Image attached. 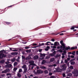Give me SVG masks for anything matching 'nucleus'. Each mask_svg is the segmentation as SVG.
Here are the masks:
<instances>
[{
	"label": "nucleus",
	"mask_w": 78,
	"mask_h": 78,
	"mask_svg": "<svg viewBox=\"0 0 78 78\" xmlns=\"http://www.w3.org/2000/svg\"><path fill=\"white\" fill-rule=\"evenodd\" d=\"M15 61H16V58H13V59H12L11 60V62H15Z\"/></svg>",
	"instance_id": "nucleus-21"
},
{
	"label": "nucleus",
	"mask_w": 78,
	"mask_h": 78,
	"mask_svg": "<svg viewBox=\"0 0 78 78\" xmlns=\"http://www.w3.org/2000/svg\"><path fill=\"white\" fill-rule=\"evenodd\" d=\"M74 60H75V59L73 58V59H71L70 60V62H71L70 64L71 65H74V64H75V62H74V61H74Z\"/></svg>",
	"instance_id": "nucleus-7"
},
{
	"label": "nucleus",
	"mask_w": 78,
	"mask_h": 78,
	"mask_svg": "<svg viewBox=\"0 0 78 78\" xmlns=\"http://www.w3.org/2000/svg\"><path fill=\"white\" fill-rule=\"evenodd\" d=\"M72 73L73 74H76V73L78 74V70L76 69H75L74 70V71L72 72Z\"/></svg>",
	"instance_id": "nucleus-8"
},
{
	"label": "nucleus",
	"mask_w": 78,
	"mask_h": 78,
	"mask_svg": "<svg viewBox=\"0 0 78 78\" xmlns=\"http://www.w3.org/2000/svg\"><path fill=\"white\" fill-rule=\"evenodd\" d=\"M9 63H10L9 62L7 61L5 62V64H9Z\"/></svg>",
	"instance_id": "nucleus-43"
},
{
	"label": "nucleus",
	"mask_w": 78,
	"mask_h": 78,
	"mask_svg": "<svg viewBox=\"0 0 78 78\" xmlns=\"http://www.w3.org/2000/svg\"><path fill=\"white\" fill-rule=\"evenodd\" d=\"M12 49H14V50H16V49H17V48H9V50H11V51H12L13 50Z\"/></svg>",
	"instance_id": "nucleus-27"
},
{
	"label": "nucleus",
	"mask_w": 78,
	"mask_h": 78,
	"mask_svg": "<svg viewBox=\"0 0 78 78\" xmlns=\"http://www.w3.org/2000/svg\"><path fill=\"white\" fill-rule=\"evenodd\" d=\"M63 64H64V63H65V62H63V60H62L61 61V62L60 63L61 64H62V63Z\"/></svg>",
	"instance_id": "nucleus-50"
},
{
	"label": "nucleus",
	"mask_w": 78,
	"mask_h": 78,
	"mask_svg": "<svg viewBox=\"0 0 78 78\" xmlns=\"http://www.w3.org/2000/svg\"><path fill=\"white\" fill-rule=\"evenodd\" d=\"M34 59L36 60L39 58V56L38 55H35L34 57Z\"/></svg>",
	"instance_id": "nucleus-13"
},
{
	"label": "nucleus",
	"mask_w": 78,
	"mask_h": 78,
	"mask_svg": "<svg viewBox=\"0 0 78 78\" xmlns=\"http://www.w3.org/2000/svg\"><path fill=\"white\" fill-rule=\"evenodd\" d=\"M50 58V55H47L46 56V59H49V58Z\"/></svg>",
	"instance_id": "nucleus-28"
},
{
	"label": "nucleus",
	"mask_w": 78,
	"mask_h": 78,
	"mask_svg": "<svg viewBox=\"0 0 78 78\" xmlns=\"http://www.w3.org/2000/svg\"><path fill=\"white\" fill-rule=\"evenodd\" d=\"M32 45H37V44H36V43H35V44L33 43V44H32Z\"/></svg>",
	"instance_id": "nucleus-56"
},
{
	"label": "nucleus",
	"mask_w": 78,
	"mask_h": 78,
	"mask_svg": "<svg viewBox=\"0 0 78 78\" xmlns=\"http://www.w3.org/2000/svg\"><path fill=\"white\" fill-rule=\"evenodd\" d=\"M34 62L33 60H31L29 62V64H33L34 63Z\"/></svg>",
	"instance_id": "nucleus-20"
},
{
	"label": "nucleus",
	"mask_w": 78,
	"mask_h": 78,
	"mask_svg": "<svg viewBox=\"0 0 78 78\" xmlns=\"http://www.w3.org/2000/svg\"><path fill=\"white\" fill-rule=\"evenodd\" d=\"M5 76V74H3L1 75V76L2 77H4Z\"/></svg>",
	"instance_id": "nucleus-53"
},
{
	"label": "nucleus",
	"mask_w": 78,
	"mask_h": 78,
	"mask_svg": "<svg viewBox=\"0 0 78 78\" xmlns=\"http://www.w3.org/2000/svg\"><path fill=\"white\" fill-rule=\"evenodd\" d=\"M60 48H61V49H62V48H63V49H62V50H65V49L66 50V44L64 43L62 44Z\"/></svg>",
	"instance_id": "nucleus-3"
},
{
	"label": "nucleus",
	"mask_w": 78,
	"mask_h": 78,
	"mask_svg": "<svg viewBox=\"0 0 78 78\" xmlns=\"http://www.w3.org/2000/svg\"><path fill=\"white\" fill-rule=\"evenodd\" d=\"M22 68H23V69H25V68H26V65H24L22 67Z\"/></svg>",
	"instance_id": "nucleus-36"
},
{
	"label": "nucleus",
	"mask_w": 78,
	"mask_h": 78,
	"mask_svg": "<svg viewBox=\"0 0 78 78\" xmlns=\"http://www.w3.org/2000/svg\"><path fill=\"white\" fill-rule=\"evenodd\" d=\"M10 71V69L9 68L6 69L4 71H3L2 72H1L2 73H8Z\"/></svg>",
	"instance_id": "nucleus-5"
},
{
	"label": "nucleus",
	"mask_w": 78,
	"mask_h": 78,
	"mask_svg": "<svg viewBox=\"0 0 78 78\" xmlns=\"http://www.w3.org/2000/svg\"><path fill=\"white\" fill-rule=\"evenodd\" d=\"M55 76H50V78H55Z\"/></svg>",
	"instance_id": "nucleus-52"
},
{
	"label": "nucleus",
	"mask_w": 78,
	"mask_h": 78,
	"mask_svg": "<svg viewBox=\"0 0 78 78\" xmlns=\"http://www.w3.org/2000/svg\"><path fill=\"white\" fill-rule=\"evenodd\" d=\"M46 48H48V49H49L50 48V47L48 46L46 47Z\"/></svg>",
	"instance_id": "nucleus-63"
},
{
	"label": "nucleus",
	"mask_w": 78,
	"mask_h": 78,
	"mask_svg": "<svg viewBox=\"0 0 78 78\" xmlns=\"http://www.w3.org/2000/svg\"><path fill=\"white\" fill-rule=\"evenodd\" d=\"M75 49H77V46H75V47H72L70 48V46H68V47L66 48V50H75Z\"/></svg>",
	"instance_id": "nucleus-2"
},
{
	"label": "nucleus",
	"mask_w": 78,
	"mask_h": 78,
	"mask_svg": "<svg viewBox=\"0 0 78 78\" xmlns=\"http://www.w3.org/2000/svg\"><path fill=\"white\" fill-rule=\"evenodd\" d=\"M5 62V60H2L0 61V64H3Z\"/></svg>",
	"instance_id": "nucleus-18"
},
{
	"label": "nucleus",
	"mask_w": 78,
	"mask_h": 78,
	"mask_svg": "<svg viewBox=\"0 0 78 78\" xmlns=\"http://www.w3.org/2000/svg\"><path fill=\"white\" fill-rule=\"evenodd\" d=\"M12 51H18V50H12Z\"/></svg>",
	"instance_id": "nucleus-46"
},
{
	"label": "nucleus",
	"mask_w": 78,
	"mask_h": 78,
	"mask_svg": "<svg viewBox=\"0 0 78 78\" xmlns=\"http://www.w3.org/2000/svg\"><path fill=\"white\" fill-rule=\"evenodd\" d=\"M30 65H31V66H37V65L34 63H33L30 64Z\"/></svg>",
	"instance_id": "nucleus-24"
},
{
	"label": "nucleus",
	"mask_w": 78,
	"mask_h": 78,
	"mask_svg": "<svg viewBox=\"0 0 78 78\" xmlns=\"http://www.w3.org/2000/svg\"><path fill=\"white\" fill-rule=\"evenodd\" d=\"M70 58H67V60L68 61H70Z\"/></svg>",
	"instance_id": "nucleus-62"
},
{
	"label": "nucleus",
	"mask_w": 78,
	"mask_h": 78,
	"mask_svg": "<svg viewBox=\"0 0 78 78\" xmlns=\"http://www.w3.org/2000/svg\"><path fill=\"white\" fill-rule=\"evenodd\" d=\"M70 69H73V67L72 66H70Z\"/></svg>",
	"instance_id": "nucleus-42"
},
{
	"label": "nucleus",
	"mask_w": 78,
	"mask_h": 78,
	"mask_svg": "<svg viewBox=\"0 0 78 78\" xmlns=\"http://www.w3.org/2000/svg\"><path fill=\"white\" fill-rule=\"evenodd\" d=\"M44 45V43H42V44H40V46H42V45Z\"/></svg>",
	"instance_id": "nucleus-48"
},
{
	"label": "nucleus",
	"mask_w": 78,
	"mask_h": 78,
	"mask_svg": "<svg viewBox=\"0 0 78 78\" xmlns=\"http://www.w3.org/2000/svg\"><path fill=\"white\" fill-rule=\"evenodd\" d=\"M44 73H45V74H48V71L47 70H45L44 71Z\"/></svg>",
	"instance_id": "nucleus-17"
},
{
	"label": "nucleus",
	"mask_w": 78,
	"mask_h": 78,
	"mask_svg": "<svg viewBox=\"0 0 78 78\" xmlns=\"http://www.w3.org/2000/svg\"><path fill=\"white\" fill-rule=\"evenodd\" d=\"M27 72V69H24V71L23 72V74L25 73H26V72Z\"/></svg>",
	"instance_id": "nucleus-25"
},
{
	"label": "nucleus",
	"mask_w": 78,
	"mask_h": 78,
	"mask_svg": "<svg viewBox=\"0 0 78 78\" xmlns=\"http://www.w3.org/2000/svg\"><path fill=\"white\" fill-rule=\"evenodd\" d=\"M17 62H16L14 63L13 65L14 66H17Z\"/></svg>",
	"instance_id": "nucleus-29"
},
{
	"label": "nucleus",
	"mask_w": 78,
	"mask_h": 78,
	"mask_svg": "<svg viewBox=\"0 0 78 78\" xmlns=\"http://www.w3.org/2000/svg\"><path fill=\"white\" fill-rule=\"evenodd\" d=\"M45 51H48V49L47 48H46L45 49Z\"/></svg>",
	"instance_id": "nucleus-61"
},
{
	"label": "nucleus",
	"mask_w": 78,
	"mask_h": 78,
	"mask_svg": "<svg viewBox=\"0 0 78 78\" xmlns=\"http://www.w3.org/2000/svg\"><path fill=\"white\" fill-rule=\"evenodd\" d=\"M18 76L19 77V78H20L21 77V74L19 73H18L17 74Z\"/></svg>",
	"instance_id": "nucleus-30"
},
{
	"label": "nucleus",
	"mask_w": 78,
	"mask_h": 78,
	"mask_svg": "<svg viewBox=\"0 0 78 78\" xmlns=\"http://www.w3.org/2000/svg\"><path fill=\"white\" fill-rule=\"evenodd\" d=\"M7 76H8V75H11V73H8L6 74Z\"/></svg>",
	"instance_id": "nucleus-54"
},
{
	"label": "nucleus",
	"mask_w": 78,
	"mask_h": 78,
	"mask_svg": "<svg viewBox=\"0 0 78 78\" xmlns=\"http://www.w3.org/2000/svg\"><path fill=\"white\" fill-rule=\"evenodd\" d=\"M68 75L69 76H72V74L71 73H69Z\"/></svg>",
	"instance_id": "nucleus-38"
},
{
	"label": "nucleus",
	"mask_w": 78,
	"mask_h": 78,
	"mask_svg": "<svg viewBox=\"0 0 78 78\" xmlns=\"http://www.w3.org/2000/svg\"><path fill=\"white\" fill-rule=\"evenodd\" d=\"M16 61H17V62H19V59L18 58H17L16 59Z\"/></svg>",
	"instance_id": "nucleus-60"
},
{
	"label": "nucleus",
	"mask_w": 78,
	"mask_h": 78,
	"mask_svg": "<svg viewBox=\"0 0 78 78\" xmlns=\"http://www.w3.org/2000/svg\"><path fill=\"white\" fill-rule=\"evenodd\" d=\"M30 56V55H29V56L26 58V60H29L32 58Z\"/></svg>",
	"instance_id": "nucleus-11"
},
{
	"label": "nucleus",
	"mask_w": 78,
	"mask_h": 78,
	"mask_svg": "<svg viewBox=\"0 0 78 78\" xmlns=\"http://www.w3.org/2000/svg\"><path fill=\"white\" fill-rule=\"evenodd\" d=\"M60 67L61 68H62V69L63 70H66V68H67V66H66V64H65L63 65H60Z\"/></svg>",
	"instance_id": "nucleus-6"
},
{
	"label": "nucleus",
	"mask_w": 78,
	"mask_h": 78,
	"mask_svg": "<svg viewBox=\"0 0 78 78\" xmlns=\"http://www.w3.org/2000/svg\"><path fill=\"white\" fill-rule=\"evenodd\" d=\"M5 51V50H1V51H0V53H3V52Z\"/></svg>",
	"instance_id": "nucleus-32"
},
{
	"label": "nucleus",
	"mask_w": 78,
	"mask_h": 78,
	"mask_svg": "<svg viewBox=\"0 0 78 78\" xmlns=\"http://www.w3.org/2000/svg\"><path fill=\"white\" fill-rule=\"evenodd\" d=\"M46 63V61L45 60H43L41 62V64H44Z\"/></svg>",
	"instance_id": "nucleus-15"
},
{
	"label": "nucleus",
	"mask_w": 78,
	"mask_h": 78,
	"mask_svg": "<svg viewBox=\"0 0 78 78\" xmlns=\"http://www.w3.org/2000/svg\"><path fill=\"white\" fill-rule=\"evenodd\" d=\"M54 45L55 46H58L59 45V43L58 42L56 41L54 43Z\"/></svg>",
	"instance_id": "nucleus-10"
},
{
	"label": "nucleus",
	"mask_w": 78,
	"mask_h": 78,
	"mask_svg": "<svg viewBox=\"0 0 78 78\" xmlns=\"http://www.w3.org/2000/svg\"><path fill=\"white\" fill-rule=\"evenodd\" d=\"M22 57L23 59H25V56H22Z\"/></svg>",
	"instance_id": "nucleus-41"
},
{
	"label": "nucleus",
	"mask_w": 78,
	"mask_h": 78,
	"mask_svg": "<svg viewBox=\"0 0 78 78\" xmlns=\"http://www.w3.org/2000/svg\"><path fill=\"white\" fill-rule=\"evenodd\" d=\"M49 55L50 56H51V57H53L55 56L53 53L49 54Z\"/></svg>",
	"instance_id": "nucleus-23"
},
{
	"label": "nucleus",
	"mask_w": 78,
	"mask_h": 78,
	"mask_svg": "<svg viewBox=\"0 0 78 78\" xmlns=\"http://www.w3.org/2000/svg\"><path fill=\"white\" fill-rule=\"evenodd\" d=\"M26 51L27 53H30L31 52V50H27Z\"/></svg>",
	"instance_id": "nucleus-35"
},
{
	"label": "nucleus",
	"mask_w": 78,
	"mask_h": 78,
	"mask_svg": "<svg viewBox=\"0 0 78 78\" xmlns=\"http://www.w3.org/2000/svg\"><path fill=\"white\" fill-rule=\"evenodd\" d=\"M12 67V65L11 64H7L6 65L5 68H9Z\"/></svg>",
	"instance_id": "nucleus-9"
},
{
	"label": "nucleus",
	"mask_w": 78,
	"mask_h": 78,
	"mask_svg": "<svg viewBox=\"0 0 78 78\" xmlns=\"http://www.w3.org/2000/svg\"><path fill=\"white\" fill-rule=\"evenodd\" d=\"M60 43L62 45V44H63V41L62 40L61 41H60Z\"/></svg>",
	"instance_id": "nucleus-49"
},
{
	"label": "nucleus",
	"mask_w": 78,
	"mask_h": 78,
	"mask_svg": "<svg viewBox=\"0 0 78 78\" xmlns=\"http://www.w3.org/2000/svg\"><path fill=\"white\" fill-rule=\"evenodd\" d=\"M75 51H73L72 53V54L73 55H75Z\"/></svg>",
	"instance_id": "nucleus-37"
},
{
	"label": "nucleus",
	"mask_w": 78,
	"mask_h": 78,
	"mask_svg": "<svg viewBox=\"0 0 78 78\" xmlns=\"http://www.w3.org/2000/svg\"><path fill=\"white\" fill-rule=\"evenodd\" d=\"M7 56L6 55H5V54L0 53V59H2L3 58H6Z\"/></svg>",
	"instance_id": "nucleus-4"
},
{
	"label": "nucleus",
	"mask_w": 78,
	"mask_h": 78,
	"mask_svg": "<svg viewBox=\"0 0 78 78\" xmlns=\"http://www.w3.org/2000/svg\"><path fill=\"white\" fill-rule=\"evenodd\" d=\"M5 23L7 24V25H10V24H11V22H5Z\"/></svg>",
	"instance_id": "nucleus-26"
},
{
	"label": "nucleus",
	"mask_w": 78,
	"mask_h": 78,
	"mask_svg": "<svg viewBox=\"0 0 78 78\" xmlns=\"http://www.w3.org/2000/svg\"><path fill=\"white\" fill-rule=\"evenodd\" d=\"M58 51H59V53H62L63 51H62V50L60 49H59L58 50Z\"/></svg>",
	"instance_id": "nucleus-33"
},
{
	"label": "nucleus",
	"mask_w": 78,
	"mask_h": 78,
	"mask_svg": "<svg viewBox=\"0 0 78 78\" xmlns=\"http://www.w3.org/2000/svg\"><path fill=\"white\" fill-rule=\"evenodd\" d=\"M17 69V68H14L13 69V70L14 71H16Z\"/></svg>",
	"instance_id": "nucleus-40"
},
{
	"label": "nucleus",
	"mask_w": 78,
	"mask_h": 78,
	"mask_svg": "<svg viewBox=\"0 0 78 78\" xmlns=\"http://www.w3.org/2000/svg\"><path fill=\"white\" fill-rule=\"evenodd\" d=\"M71 58H74V56H73V55H71Z\"/></svg>",
	"instance_id": "nucleus-58"
},
{
	"label": "nucleus",
	"mask_w": 78,
	"mask_h": 78,
	"mask_svg": "<svg viewBox=\"0 0 78 78\" xmlns=\"http://www.w3.org/2000/svg\"><path fill=\"white\" fill-rule=\"evenodd\" d=\"M68 60L65 59V63H67V62H68V61H67Z\"/></svg>",
	"instance_id": "nucleus-45"
},
{
	"label": "nucleus",
	"mask_w": 78,
	"mask_h": 78,
	"mask_svg": "<svg viewBox=\"0 0 78 78\" xmlns=\"http://www.w3.org/2000/svg\"><path fill=\"white\" fill-rule=\"evenodd\" d=\"M61 56L60 55H55L54 56L55 58H59V56Z\"/></svg>",
	"instance_id": "nucleus-16"
},
{
	"label": "nucleus",
	"mask_w": 78,
	"mask_h": 78,
	"mask_svg": "<svg viewBox=\"0 0 78 78\" xmlns=\"http://www.w3.org/2000/svg\"><path fill=\"white\" fill-rule=\"evenodd\" d=\"M51 41H52V42H54V41H55V40L54 39H51Z\"/></svg>",
	"instance_id": "nucleus-57"
},
{
	"label": "nucleus",
	"mask_w": 78,
	"mask_h": 78,
	"mask_svg": "<svg viewBox=\"0 0 78 78\" xmlns=\"http://www.w3.org/2000/svg\"><path fill=\"white\" fill-rule=\"evenodd\" d=\"M51 48H56V46H53V47H52V46H51Z\"/></svg>",
	"instance_id": "nucleus-51"
},
{
	"label": "nucleus",
	"mask_w": 78,
	"mask_h": 78,
	"mask_svg": "<svg viewBox=\"0 0 78 78\" xmlns=\"http://www.w3.org/2000/svg\"><path fill=\"white\" fill-rule=\"evenodd\" d=\"M50 44H51V42L50 41H48L45 44V45H50Z\"/></svg>",
	"instance_id": "nucleus-12"
},
{
	"label": "nucleus",
	"mask_w": 78,
	"mask_h": 78,
	"mask_svg": "<svg viewBox=\"0 0 78 78\" xmlns=\"http://www.w3.org/2000/svg\"><path fill=\"white\" fill-rule=\"evenodd\" d=\"M55 60V58H51L50 61V62H53L54 61V60Z\"/></svg>",
	"instance_id": "nucleus-22"
},
{
	"label": "nucleus",
	"mask_w": 78,
	"mask_h": 78,
	"mask_svg": "<svg viewBox=\"0 0 78 78\" xmlns=\"http://www.w3.org/2000/svg\"><path fill=\"white\" fill-rule=\"evenodd\" d=\"M42 49H39V52H41V51H42Z\"/></svg>",
	"instance_id": "nucleus-59"
},
{
	"label": "nucleus",
	"mask_w": 78,
	"mask_h": 78,
	"mask_svg": "<svg viewBox=\"0 0 78 78\" xmlns=\"http://www.w3.org/2000/svg\"><path fill=\"white\" fill-rule=\"evenodd\" d=\"M75 26H72L71 28V30H74L75 29Z\"/></svg>",
	"instance_id": "nucleus-31"
},
{
	"label": "nucleus",
	"mask_w": 78,
	"mask_h": 78,
	"mask_svg": "<svg viewBox=\"0 0 78 78\" xmlns=\"http://www.w3.org/2000/svg\"><path fill=\"white\" fill-rule=\"evenodd\" d=\"M56 53V51H54L53 52L52 54H54V55L55 56V54Z\"/></svg>",
	"instance_id": "nucleus-39"
},
{
	"label": "nucleus",
	"mask_w": 78,
	"mask_h": 78,
	"mask_svg": "<svg viewBox=\"0 0 78 78\" xmlns=\"http://www.w3.org/2000/svg\"><path fill=\"white\" fill-rule=\"evenodd\" d=\"M40 68L42 69H46L47 68H46L44 66H40Z\"/></svg>",
	"instance_id": "nucleus-14"
},
{
	"label": "nucleus",
	"mask_w": 78,
	"mask_h": 78,
	"mask_svg": "<svg viewBox=\"0 0 78 78\" xmlns=\"http://www.w3.org/2000/svg\"><path fill=\"white\" fill-rule=\"evenodd\" d=\"M64 58H65V56H64V55H63L62 57V59H64Z\"/></svg>",
	"instance_id": "nucleus-55"
},
{
	"label": "nucleus",
	"mask_w": 78,
	"mask_h": 78,
	"mask_svg": "<svg viewBox=\"0 0 78 78\" xmlns=\"http://www.w3.org/2000/svg\"><path fill=\"white\" fill-rule=\"evenodd\" d=\"M52 73H51V72H49V75H50V76H51V75H52Z\"/></svg>",
	"instance_id": "nucleus-44"
},
{
	"label": "nucleus",
	"mask_w": 78,
	"mask_h": 78,
	"mask_svg": "<svg viewBox=\"0 0 78 78\" xmlns=\"http://www.w3.org/2000/svg\"><path fill=\"white\" fill-rule=\"evenodd\" d=\"M63 53L64 54H65V53H66V51H63Z\"/></svg>",
	"instance_id": "nucleus-64"
},
{
	"label": "nucleus",
	"mask_w": 78,
	"mask_h": 78,
	"mask_svg": "<svg viewBox=\"0 0 78 78\" xmlns=\"http://www.w3.org/2000/svg\"><path fill=\"white\" fill-rule=\"evenodd\" d=\"M43 71L41 70L40 69H38L37 70V72L34 71V73L35 75H37V74H41L43 73Z\"/></svg>",
	"instance_id": "nucleus-1"
},
{
	"label": "nucleus",
	"mask_w": 78,
	"mask_h": 78,
	"mask_svg": "<svg viewBox=\"0 0 78 78\" xmlns=\"http://www.w3.org/2000/svg\"><path fill=\"white\" fill-rule=\"evenodd\" d=\"M22 69H20L19 70V73H20L21 72H22Z\"/></svg>",
	"instance_id": "nucleus-47"
},
{
	"label": "nucleus",
	"mask_w": 78,
	"mask_h": 78,
	"mask_svg": "<svg viewBox=\"0 0 78 78\" xmlns=\"http://www.w3.org/2000/svg\"><path fill=\"white\" fill-rule=\"evenodd\" d=\"M63 77H66V74H65V73H63L62 74Z\"/></svg>",
	"instance_id": "nucleus-34"
},
{
	"label": "nucleus",
	"mask_w": 78,
	"mask_h": 78,
	"mask_svg": "<svg viewBox=\"0 0 78 78\" xmlns=\"http://www.w3.org/2000/svg\"><path fill=\"white\" fill-rule=\"evenodd\" d=\"M40 55L42 57H45V55H46V54H41Z\"/></svg>",
	"instance_id": "nucleus-19"
}]
</instances>
